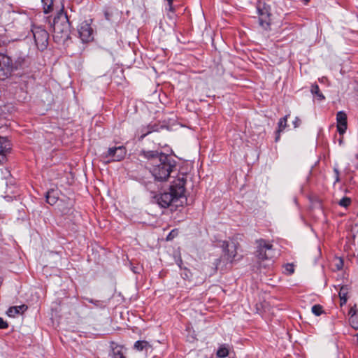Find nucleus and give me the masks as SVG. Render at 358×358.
Instances as JSON below:
<instances>
[{
    "mask_svg": "<svg viewBox=\"0 0 358 358\" xmlns=\"http://www.w3.org/2000/svg\"><path fill=\"white\" fill-rule=\"evenodd\" d=\"M141 156L148 160L150 172L156 180L166 181L176 166L173 158L157 150H143Z\"/></svg>",
    "mask_w": 358,
    "mask_h": 358,
    "instance_id": "nucleus-1",
    "label": "nucleus"
},
{
    "mask_svg": "<svg viewBox=\"0 0 358 358\" xmlns=\"http://www.w3.org/2000/svg\"><path fill=\"white\" fill-rule=\"evenodd\" d=\"M185 175L178 177L173 182L169 192H164L156 196L157 203L162 208H167L172 204L176 207L182 206V199H185Z\"/></svg>",
    "mask_w": 358,
    "mask_h": 358,
    "instance_id": "nucleus-2",
    "label": "nucleus"
},
{
    "mask_svg": "<svg viewBox=\"0 0 358 358\" xmlns=\"http://www.w3.org/2000/svg\"><path fill=\"white\" fill-rule=\"evenodd\" d=\"M53 37L58 41L69 39L71 33V24L66 14L61 13L55 17L53 22Z\"/></svg>",
    "mask_w": 358,
    "mask_h": 358,
    "instance_id": "nucleus-3",
    "label": "nucleus"
},
{
    "mask_svg": "<svg viewBox=\"0 0 358 358\" xmlns=\"http://www.w3.org/2000/svg\"><path fill=\"white\" fill-rule=\"evenodd\" d=\"M24 59L22 57H11L1 54V80L10 77L14 72L21 69Z\"/></svg>",
    "mask_w": 358,
    "mask_h": 358,
    "instance_id": "nucleus-4",
    "label": "nucleus"
},
{
    "mask_svg": "<svg viewBox=\"0 0 358 358\" xmlns=\"http://www.w3.org/2000/svg\"><path fill=\"white\" fill-rule=\"evenodd\" d=\"M257 246L256 257L259 261L271 259L274 257L273 245L264 239H259L256 241Z\"/></svg>",
    "mask_w": 358,
    "mask_h": 358,
    "instance_id": "nucleus-5",
    "label": "nucleus"
},
{
    "mask_svg": "<svg viewBox=\"0 0 358 358\" xmlns=\"http://www.w3.org/2000/svg\"><path fill=\"white\" fill-rule=\"evenodd\" d=\"M127 154V150L124 146L113 147L102 154V157L106 159V162H120L122 160Z\"/></svg>",
    "mask_w": 358,
    "mask_h": 358,
    "instance_id": "nucleus-6",
    "label": "nucleus"
},
{
    "mask_svg": "<svg viewBox=\"0 0 358 358\" xmlns=\"http://www.w3.org/2000/svg\"><path fill=\"white\" fill-rule=\"evenodd\" d=\"M31 31L38 49L40 50H45L48 44V33L41 27H34Z\"/></svg>",
    "mask_w": 358,
    "mask_h": 358,
    "instance_id": "nucleus-7",
    "label": "nucleus"
},
{
    "mask_svg": "<svg viewBox=\"0 0 358 358\" xmlns=\"http://www.w3.org/2000/svg\"><path fill=\"white\" fill-rule=\"evenodd\" d=\"M78 33L83 43H89L94 38L93 29L91 23L87 21H84L78 25Z\"/></svg>",
    "mask_w": 358,
    "mask_h": 358,
    "instance_id": "nucleus-8",
    "label": "nucleus"
},
{
    "mask_svg": "<svg viewBox=\"0 0 358 358\" xmlns=\"http://www.w3.org/2000/svg\"><path fill=\"white\" fill-rule=\"evenodd\" d=\"M220 246L222 248L224 258L227 262L232 263L237 255L238 244L235 243L230 244L229 242L223 241Z\"/></svg>",
    "mask_w": 358,
    "mask_h": 358,
    "instance_id": "nucleus-9",
    "label": "nucleus"
},
{
    "mask_svg": "<svg viewBox=\"0 0 358 358\" xmlns=\"http://www.w3.org/2000/svg\"><path fill=\"white\" fill-rule=\"evenodd\" d=\"M336 127L337 131L340 135H343L345 133L348 123H347V115L344 111H338L336 114Z\"/></svg>",
    "mask_w": 358,
    "mask_h": 358,
    "instance_id": "nucleus-10",
    "label": "nucleus"
},
{
    "mask_svg": "<svg viewBox=\"0 0 358 358\" xmlns=\"http://www.w3.org/2000/svg\"><path fill=\"white\" fill-rule=\"evenodd\" d=\"M12 180L10 179V185H8V182H6L7 189L6 191V195L3 196V198L7 201H10L13 200V198H15L18 195L17 187L15 185V184L12 183Z\"/></svg>",
    "mask_w": 358,
    "mask_h": 358,
    "instance_id": "nucleus-11",
    "label": "nucleus"
},
{
    "mask_svg": "<svg viewBox=\"0 0 358 358\" xmlns=\"http://www.w3.org/2000/svg\"><path fill=\"white\" fill-rule=\"evenodd\" d=\"M12 150V144L6 137L1 136V163L7 154L10 153Z\"/></svg>",
    "mask_w": 358,
    "mask_h": 358,
    "instance_id": "nucleus-12",
    "label": "nucleus"
},
{
    "mask_svg": "<svg viewBox=\"0 0 358 358\" xmlns=\"http://www.w3.org/2000/svg\"><path fill=\"white\" fill-rule=\"evenodd\" d=\"M27 309V306L26 305L13 306L8 310L6 314L10 317H15L16 315L23 313Z\"/></svg>",
    "mask_w": 358,
    "mask_h": 358,
    "instance_id": "nucleus-13",
    "label": "nucleus"
},
{
    "mask_svg": "<svg viewBox=\"0 0 358 358\" xmlns=\"http://www.w3.org/2000/svg\"><path fill=\"white\" fill-rule=\"evenodd\" d=\"M259 24L264 29H268L270 26L269 15L259 10Z\"/></svg>",
    "mask_w": 358,
    "mask_h": 358,
    "instance_id": "nucleus-14",
    "label": "nucleus"
},
{
    "mask_svg": "<svg viewBox=\"0 0 358 358\" xmlns=\"http://www.w3.org/2000/svg\"><path fill=\"white\" fill-rule=\"evenodd\" d=\"M289 115H287L285 117L280 118L278 122V129L277 130V136L275 137V141H278L280 138V133L283 131L287 127V118Z\"/></svg>",
    "mask_w": 358,
    "mask_h": 358,
    "instance_id": "nucleus-15",
    "label": "nucleus"
},
{
    "mask_svg": "<svg viewBox=\"0 0 358 358\" xmlns=\"http://www.w3.org/2000/svg\"><path fill=\"white\" fill-rule=\"evenodd\" d=\"M159 129V127L157 124H150L147 125L146 127L142 128V135L141 136V138L143 139L145 138L148 134L153 132V131H157Z\"/></svg>",
    "mask_w": 358,
    "mask_h": 358,
    "instance_id": "nucleus-16",
    "label": "nucleus"
},
{
    "mask_svg": "<svg viewBox=\"0 0 358 358\" xmlns=\"http://www.w3.org/2000/svg\"><path fill=\"white\" fill-rule=\"evenodd\" d=\"M310 92L319 101H322L325 99L323 94L320 92L319 86L316 84L312 85Z\"/></svg>",
    "mask_w": 358,
    "mask_h": 358,
    "instance_id": "nucleus-17",
    "label": "nucleus"
},
{
    "mask_svg": "<svg viewBox=\"0 0 358 358\" xmlns=\"http://www.w3.org/2000/svg\"><path fill=\"white\" fill-rule=\"evenodd\" d=\"M45 197L47 203L52 206L55 204L58 199V197L54 190L48 191Z\"/></svg>",
    "mask_w": 358,
    "mask_h": 358,
    "instance_id": "nucleus-18",
    "label": "nucleus"
},
{
    "mask_svg": "<svg viewBox=\"0 0 358 358\" xmlns=\"http://www.w3.org/2000/svg\"><path fill=\"white\" fill-rule=\"evenodd\" d=\"M113 358H126L122 352V347L117 345L113 348Z\"/></svg>",
    "mask_w": 358,
    "mask_h": 358,
    "instance_id": "nucleus-19",
    "label": "nucleus"
},
{
    "mask_svg": "<svg viewBox=\"0 0 358 358\" xmlns=\"http://www.w3.org/2000/svg\"><path fill=\"white\" fill-rule=\"evenodd\" d=\"M217 355L220 358H224L227 357L229 355L228 348L224 345H221L217 351Z\"/></svg>",
    "mask_w": 358,
    "mask_h": 358,
    "instance_id": "nucleus-20",
    "label": "nucleus"
},
{
    "mask_svg": "<svg viewBox=\"0 0 358 358\" xmlns=\"http://www.w3.org/2000/svg\"><path fill=\"white\" fill-rule=\"evenodd\" d=\"M347 293H348V288L346 287H342L339 292V297L341 299V305L345 303L347 301Z\"/></svg>",
    "mask_w": 358,
    "mask_h": 358,
    "instance_id": "nucleus-21",
    "label": "nucleus"
},
{
    "mask_svg": "<svg viewBox=\"0 0 358 358\" xmlns=\"http://www.w3.org/2000/svg\"><path fill=\"white\" fill-rule=\"evenodd\" d=\"M148 345V343L145 341H138L134 343V348L138 351H142Z\"/></svg>",
    "mask_w": 358,
    "mask_h": 358,
    "instance_id": "nucleus-22",
    "label": "nucleus"
},
{
    "mask_svg": "<svg viewBox=\"0 0 358 358\" xmlns=\"http://www.w3.org/2000/svg\"><path fill=\"white\" fill-rule=\"evenodd\" d=\"M323 312V307L321 305L315 304L312 307V313L316 316L321 315Z\"/></svg>",
    "mask_w": 358,
    "mask_h": 358,
    "instance_id": "nucleus-23",
    "label": "nucleus"
},
{
    "mask_svg": "<svg viewBox=\"0 0 358 358\" xmlns=\"http://www.w3.org/2000/svg\"><path fill=\"white\" fill-rule=\"evenodd\" d=\"M351 203V199L349 197H343L342 198L339 202H338V204L342 206V207H344V208H347L348 207Z\"/></svg>",
    "mask_w": 358,
    "mask_h": 358,
    "instance_id": "nucleus-24",
    "label": "nucleus"
},
{
    "mask_svg": "<svg viewBox=\"0 0 358 358\" xmlns=\"http://www.w3.org/2000/svg\"><path fill=\"white\" fill-rule=\"evenodd\" d=\"M285 273L287 275H292L294 272V266L293 264H287L284 266Z\"/></svg>",
    "mask_w": 358,
    "mask_h": 358,
    "instance_id": "nucleus-25",
    "label": "nucleus"
},
{
    "mask_svg": "<svg viewBox=\"0 0 358 358\" xmlns=\"http://www.w3.org/2000/svg\"><path fill=\"white\" fill-rule=\"evenodd\" d=\"M334 266L336 270H341L343 267V261L341 258H336L334 260Z\"/></svg>",
    "mask_w": 358,
    "mask_h": 358,
    "instance_id": "nucleus-26",
    "label": "nucleus"
},
{
    "mask_svg": "<svg viewBox=\"0 0 358 358\" xmlns=\"http://www.w3.org/2000/svg\"><path fill=\"white\" fill-rule=\"evenodd\" d=\"M178 235V231L177 229H173L169 234V235L167 236L166 237V240L167 241H171L172 240L174 237H176V236Z\"/></svg>",
    "mask_w": 358,
    "mask_h": 358,
    "instance_id": "nucleus-27",
    "label": "nucleus"
},
{
    "mask_svg": "<svg viewBox=\"0 0 358 358\" xmlns=\"http://www.w3.org/2000/svg\"><path fill=\"white\" fill-rule=\"evenodd\" d=\"M104 16L106 20L110 21L112 17V13H110L108 10L104 11Z\"/></svg>",
    "mask_w": 358,
    "mask_h": 358,
    "instance_id": "nucleus-28",
    "label": "nucleus"
},
{
    "mask_svg": "<svg viewBox=\"0 0 358 358\" xmlns=\"http://www.w3.org/2000/svg\"><path fill=\"white\" fill-rule=\"evenodd\" d=\"M301 123V120L299 117H296L295 120L293 122L294 127L295 128L298 127Z\"/></svg>",
    "mask_w": 358,
    "mask_h": 358,
    "instance_id": "nucleus-29",
    "label": "nucleus"
},
{
    "mask_svg": "<svg viewBox=\"0 0 358 358\" xmlns=\"http://www.w3.org/2000/svg\"><path fill=\"white\" fill-rule=\"evenodd\" d=\"M86 300L90 302V303H94L95 306H99L100 301H94L93 299H88L87 298Z\"/></svg>",
    "mask_w": 358,
    "mask_h": 358,
    "instance_id": "nucleus-30",
    "label": "nucleus"
},
{
    "mask_svg": "<svg viewBox=\"0 0 358 358\" xmlns=\"http://www.w3.org/2000/svg\"><path fill=\"white\" fill-rule=\"evenodd\" d=\"M8 324L7 322H5L1 319V329H6V328H8Z\"/></svg>",
    "mask_w": 358,
    "mask_h": 358,
    "instance_id": "nucleus-31",
    "label": "nucleus"
},
{
    "mask_svg": "<svg viewBox=\"0 0 358 358\" xmlns=\"http://www.w3.org/2000/svg\"><path fill=\"white\" fill-rule=\"evenodd\" d=\"M52 5L50 4L48 6V7L45 8H44V12L45 13H48L49 12H50V10H52Z\"/></svg>",
    "mask_w": 358,
    "mask_h": 358,
    "instance_id": "nucleus-32",
    "label": "nucleus"
},
{
    "mask_svg": "<svg viewBox=\"0 0 358 358\" xmlns=\"http://www.w3.org/2000/svg\"><path fill=\"white\" fill-rule=\"evenodd\" d=\"M166 1H168L169 6V10L172 11L173 10L172 3H173V0H166Z\"/></svg>",
    "mask_w": 358,
    "mask_h": 358,
    "instance_id": "nucleus-33",
    "label": "nucleus"
},
{
    "mask_svg": "<svg viewBox=\"0 0 358 358\" xmlns=\"http://www.w3.org/2000/svg\"><path fill=\"white\" fill-rule=\"evenodd\" d=\"M356 312L355 310L353 309V308H351L349 311V315L353 316L354 315H355Z\"/></svg>",
    "mask_w": 358,
    "mask_h": 358,
    "instance_id": "nucleus-34",
    "label": "nucleus"
},
{
    "mask_svg": "<svg viewBox=\"0 0 358 358\" xmlns=\"http://www.w3.org/2000/svg\"><path fill=\"white\" fill-rule=\"evenodd\" d=\"M334 171L336 176H339L340 173H339L338 169L337 168H334Z\"/></svg>",
    "mask_w": 358,
    "mask_h": 358,
    "instance_id": "nucleus-35",
    "label": "nucleus"
},
{
    "mask_svg": "<svg viewBox=\"0 0 358 358\" xmlns=\"http://www.w3.org/2000/svg\"><path fill=\"white\" fill-rule=\"evenodd\" d=\"M6 176H4V178H5L6 179H7V178H8V176H10V171H9L7 169H6Z\"/></svg>",
    "mask_w": 358,
    "mask_h": 358,
    "instance_id": "nucleus-36",
    "label": "nucleus"
},
{
    "mask_svg": "<svg viewBox=\"0 0 358 358\" xmlns=\"http://www.w3.org/2000/svg\"><path fill=\"white\" fill-rule=\"evenodd\" d=\"M340 181V177L338 176H336V178H335V182H338Z\"/></svg>",
    "mask_w": 358,
    "mask_h": 358,
    "instance_id": "nucleus-37",
    "label": "nucleus"
},
{
    "mask_svg": "<svg viewBox=\"0 0 358 358\" xmlns=\"http://www.w3.org/2000/svg\"><path fill=\"white\" fill-rule=\"evenodd\" d=\"M310 0H304L305 3H307Z\"/></svg>",
    "mask_w": 358,
    "mask_h": 358,
    "instance_id": "nucleus-38",
    "label": "nucleus"
},
{
    "mask_svg": "<svg viewBox=\"0 0 358 358\" xmlns=\"http://www.w3.org/2000/svg\"><path fill=\"white\" fill-rule=\"evenodd\" d=\"M357 90H358V89H357Z\"/></svg>",
    "mask_w": 358,
    "mask_h": 358,
    "instance_id": "nucleus-39",
    "label": "nucleus"
}]
</instances>
